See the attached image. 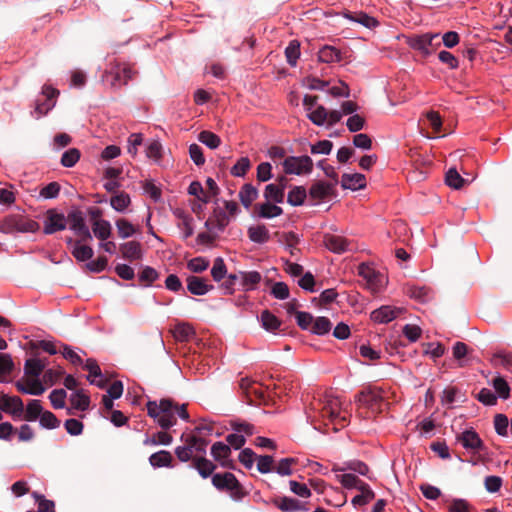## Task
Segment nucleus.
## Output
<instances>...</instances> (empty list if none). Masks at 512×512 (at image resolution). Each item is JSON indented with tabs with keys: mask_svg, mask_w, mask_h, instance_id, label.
<instances>
[{
	"mask_svg": "<svg viewBox=\"0 0 512 512\" xmlns=\"http://www.w3.org/2000/svg\"><path fill=\"white\" fill-rule=\"evenodd\" d=\"M307 418L311 419V422H314L315 418L327 419L334 425L335 430L347 425V415L342 411L341 402L332 394L315 399L310 405Z\"/></svg>",
	"mask_w": 512,
	"mask_h": 512,
	"instance_id": "1",
	"label": "nucleus"
},
{
	"mask_svg": "<svg viewBox=\"0 0 512 512\" xmlns=\"http://www.w3.org/2000/svg\"><path fill=\"white\" fill-rule=\"evenodd\" d=\"M439 37V34L435 33H425L419 36H416L411 39L410 46L415 49L419 50L423 54H430L431 50L430 48L433 46V41Z\"/></svg>",
	"mask_w": 512,
	"mask_h": 512,
	"instance_id": "18",
	"label": "nucleus"
},
{
	"mask_svg": "<svg viewBox=\"0 0 512 512\" xmlns=\"http://www.w3.org/2000/svg\"><path fill=\"white\" fill-rule=\"evenodd\" d=\"M133 70L127 64L116 63L109 70L105 71L103 81L113 88L126 85L133 77Z\"/></svg>",
	"mask_w": 512,
	"mask_h": 512,
	"instance_id": "6",
	"label": "nucleus"
},
{
	"mask_svg": "<svg viewBox=\"0 0 512 512\" xmlns=\"http://www.w3.org/2000/svg\"><path fill=\"white\" fill-rule=\"evenodd\" d=\"M173 215L177 218V226L182 231L183 238L188 239L194 234L193 218L182 208L173 210Z\"/></svg>",
	"mask_w": 512,
	"mask_h": 512,
	"instance_id": "15",
	"label": "nucleus"
},
{
	"mask_svg": "<svg viewBox=\"0 0 512 512\" xmlns=\"http://www.w3.org/2000/svg\"><path fill=\"white\" fill-rule=\"evenodd\" d=\"M345 17L351 21L359 23V24L363 25L364 27L370 28V29L374 28L378 25V21L374 17H371L364 12L346 13Z\"/></svg>",
	"mask_w": 512,
	"mask_h": 512,
	"instance_id": "39",
	"label": "nucleus"
},
{
	"mask_svg": "<svg viewBox=\"0 0 512 512\" xmlns=\"http://www.w3.org/2000/svg\"><path fill=\"white\" fill-rule=\"evenodd\" d=\"M120 238L127 239L136 233V227L125 218L117 219L115 222Z\"/></svg>",
	"mask_w": 512,
	"mask_h": 512,
	"instance_id": "41",
	"label": "nucleus"
},
{
	"mask_svg": "<svg viewBox=\"0 0 512 512\" xmlns=\"http://www.w3.org/2000/svg\"><path fill=\"white\" fill-rule=\"evenodd\" d=\"M446 184L453 189H460L467 182L455 168H450L445 176Z\"/></svg>",
	"mask_w": 512,
	"mask_h": 512,
	"instance_id": "46",
	"label": "nucleus"
},
{
	"mask_svg": "<svg viewBox=\"0 0 512 512\" xmlns=\"http://www.w3.org/2000/svg\"><path fill=\"white\" fill-rule=\"evenodd\" d=\"M457 441L472 453H478L484 449L483 441L478 433L473 429H467L456 437Z\"/></svg>",
	"mask_w": 512,
	"mask_h": 512,
	"instance_id": "14",
	"label": "nucleus"
},
{
	"mask_svg": "<svg viewBox=\"0 0 512 512\" xmlns=\"http://www.w3.org/2000/svg\"><path fill=\"white\" fill-rule=\"evenodd\" d=\"M251 167V162L248 157H241L238 161L232 166L230 173L235 177H244L247 171Z\"/></svg>",
	"mask_w": 512,
	"mask_h": 512,
	"instance_id": "51",
	"label": "nucleus"
},
{
	"mask_svg": "<svg viewBox=\"0 0 512 512\" xmlns=\"http://www.w3.org/2000/svg\"><path fill=\"white\" fill-rule=\"evenodd\" d=\"M355 398L360 407L367 408L372 413L381 412L386 405L383 391L377 387H364Z\"/></svg>",
	"mask_w": 512,
	"mask_h": 512,
	"instance_id": "5",
	"label": "nucleus"
},
{
	"mask_svg": "<svg viewBox=\"0 0 512 512\" xmlns=\"http://www.w3.org/2000/svg\"><path fill=\"white\" fill-rule=\"evenodd\" d=\"M240 388L247 394L254 393L259 399L264 400V392L256 387V383L249 378H242Z\"/></svg>",
	"mask_w": 512,
	"mask_h": 512,
	"instance_id": "59",
	"label": "nucleus"
},
{
	"mask_svg": "<svg viewBox=\"0 0 512 512\" xmlns=\"http://www.w3.org/2000/svg\"><path fill=\"white\" fill-rule=\"evenodd\" d=\"M341 185L344 189L359 190L366 186V178L363 174H343Z\"/></svg>",
	"mask_w": 512,
	"mask_h": 512,
	"instance_id": "25",
	"label": "nucleus"
},
{
	"mask_svg": "<svg viewBox=\"0 0 512 512\" xmlns=\"http://www.w3.org/2000/svg\"><path fill=\"white\" fill-rule=\"evenodd\" d=\"M282 165L286 174H309L313 170V161L307 155L286 157Z\"/></svg>",
	"mask_w": 512,
	"mask_h": 512,
	"instance_id": "8",
	"label": "nucleus"
},
{
	"mask_svg": "<svg viewBox=\"0 0 512 512\" xmlns=\"http://www.w3.org/2000/svg\"><path fill=\"white\" fill-rule=\"evenodd\" d=\"M471 504L462 498L452 499L447 507V512H471Z\"/></svg>",
	"mask_w": 512,
	"mask_h": 512,
	"instance_id": "57",
	"label": "nucleus"
},
{
	"mask_svg": "<svg viewBox=\"0 0 512 512\" xmlns=\"http://www.w3.org/2000/svg\"><path fill=\"white\" fill-rule=\"evenodd\" d=\"M181 440L184 442V445L175 448V455L179 461H193L194 453L199 455L206 454L208 440L198 437L196 434H182Z\"/></svg>",
	"mask_w": 512,
	"mask_h": 512,
	"instance_id": "3",
	"label": "nucleus"
},
{
	"mask_svg": "<svg viewBox=\"0 0 512 512\" xmlns=\"http://www.w3.org/2000/svg\"><path fill=\"white\" fill-rule=\"evenodd\" d=\"M80 151L77 148H70L66 150L61 157V164L64 167L71 168L75 166V164L80 159Z\"/></svg>",
	"mask_w": 512,
	"mask_h": 512,
	"instance_id": "50",
	"label": "nucleus"
},
{
	"mask_svg": "<svg viewBox=\"0 0 512 512\" xmlns=\"http://www.w3.org/2000/svg\"><path fill=\"white\" fill-rule=\"evenodd\" d=\"M262 327L270 332L276 331L280 327L279 319L269 310H264L260 315Z\"/></svg>",
	"mask_w": 512,
	"mask_h": 512,
	"instance_id": "40",
	"label": "nucleus"
},
{
	"mask_svg": "<svg viewBox=\"0 0 512 512\" xmlns=\"http://www.w3.org/2000/svg\"><path fill=\"white\" fill-rule=\"evenodd\" d=\"M39 423L41 427L46 429H55L58 428L60 425V421L50 411H43L42 415L39 418Z\"/></svg>",
	"mask_w": 512,
	"mask_h": 512,
	"instance_id": "56",
	"label": "nucleus"
},
{
	"mask_svg": "<svg viewBox=\"0 0 512 512\" xmlns=\"http://www.w3.org/2000/svg\"><path fill=\"white\" fill-rule=\"evenodd\" d=\"M407 292L411 298L420 302H425L431 297V290L425 286H411Z\"/></svg>",
	"mask_w": 512,
	"mask_h": 512,
	"instance_id": "52",
	"label": "nucleus"
},
{
	"mask_svg": "<svg viewBox=\"0 0 512 512\" xmlns=\"http://www.w3.org/2000/svg\"><path fill=\"white\" fill-rule=\"evenodd\" d=\"M59 91L50 85H44L40 96L35 101V110L32 115L40 118L46 115L56 104V97Z\"/></svg>",
	"mask_w": 512,
	"mask_h": 512,
	"instance_id": "7",
	"label": "nucleus"
},
{
	"mask_svg": "<svg viewBox=\"0 0 512 512\" xmlns=\"http://www.w3.org/2000/svg\"><path fill=\"white\" fill-rule=\"evenodd\" d=\"M6 413L15 421L22 420L24 412V403L19 396H10L5 394L0 403V413Z\"/></svg>",
	"mask_w": 512,
	"mask_h": 512,
	"instance_id": "12",
	"label": "nucleus"
},
{
	"mask_svg": "<svg viewBox=\"0 0 512 512\" xmlns=\"http://www.w3.org/2000/svg\"><path fill=\"white\" fill-rule=\"evenodd\" d=\"M198 140L210 149H216L221 144V139L218 135L206 130L200 132Z\"/></svg>",
	"mask_w": 512,
	"mask_h": 512,
	"instance_id": "48",
	"label": "nucleus"
},
{
	"mask_svg": "<svg viewBox=\"0 0 512 512\" xmlns=\"http://www.w3.org/2000/svg\"><path fill=\"white\" fill-rule=\"evenodd\" d=\"M264 197L267 201H272L274 203H283L285 193L283 191V187H279L276 184H268L264 190Z\"/></svg>",
	"mask_w": 512,
	"mask_h": 512,
	"instance_id": "38",
	"label": "nucleus"
},
{
	"mask_svg": "<svg viewBox=\"0 0 512 512\" xmlns=\"http://www.w3.org/2000/svg\"><path fill=\"white\" fill-rule=\"evenodd\" d=\"M296 464L294 458H283L274 467V471L280 476H289L293 473L292 467Z\"/></svg>",
	"mask_w": 512,
	"mask_h": 512,
	"instance_id": "54",
	"label": "nucleus"
},
{
	"mask_svg": "<svg viewBox=\"0 0 512 512\" xmlns=\"http://www.w3.org/2000/svg\"><path fill=\"white\" fill-rule=\"evenodd\" d=\"M399 312V309L392 306H381L380 308L372 311L371 319L376 323L386 324L394 320L398 316Z\"/></svg>",
	"mask_w": 512,
	"mask_h": 512,
	"instance_id": "19",
	"label": "nucleus"
},
{
	"mask_svg": "<svg viewBox=\"0 0 512 512\" xmlns=\"http://www.w3.org/2000/svg\"><path fill=\"white\" fill-rule=\"evenodd\" d=\"M83 368L89 372L87 380L91 384H95L101 388L104 386L102 372L96 360L92 358L87 359Z\"/></svg>",
	"mask_w": 512,
	"mask_h": 512,
	"instance_id": "24",
	"label": "nucleus"
},
{
	"mask_svg": "<svg viewBox=\"0 0 512 512\" xmlns=\"http://www.w3.org/2000/svg\"><path fill=\"white\" fill-rule=\"evenodd\" d=\"M503 484V480L500 476L489 475L484 479V487L489 493H497Z\"/></svg>",
	"mask_w": 512,
	"mask_h": 512,
	"instance_id": "60",
	"label": "nucleus"
},
{
	"mask_svg": "<svg viewBox=\"0 0 512 512\" xmlns=\"http://www.w3.org/2000/svg\"><path fill=\"white\" fill-rule=\"evenodd\" d=\"M212 484L218 490L229 491L231 496L235 499L241 497V485L233 473L225 472L223 474H214L212 476Z\"/></svg>",
	"mask_w": 512,
	"mask_h": 512,
	"instance_id": "10",
	"label": "nucleus"
},
{
	"mask_svg": "<svg viewBox=\"0 0 512 512\" xmlns=\"http://www.w3.org/2000/svg\"><path fill=\"white\" fill-rule=\"evenodd\" d=\"M330 193V186L324 182H316L310 188V195L316 200L326 198Z\"/></svg>",
	"mask_w": 512,
	"mask_h": 512,
	"instance_id": "55",
	"label": "nucleus"
},
{
	"mask_svg": "<svg viewBox=\"0 0 512 512\" xmlns=\"http://www.w3.org/2000/svg\"><path fill=\"white\" fill-rule=\"evenodd\" d=\"M120 250L123 258L135 261L142 257L141 244L137 241H129L121 244Z\"/></svg>",
	"mask_w": 512,
	"mask_h": 512,
	"instance_id": "28",
	"label": "nucleus"
},
{
	"mask_svg": "<svg viewBox=\"0 0 512 512\" xmlns=\"http://www.w3.org/2000/svg\"><path fill=\"white\" fill-rule=\"evenodd\" d=\"M239 276L242 288L245 291L255 290L262 280L261 274L257 271L240 272Z\"/></svg>",
	"mask_w": 512,
	"mask_h": 512,
	"instance_id": "31",
	"label": "nucleus"
},
{
	"mask_svg": "<svg viewBox=\"0 0 512 512\" xmlns=\"http://www.w3.org/2000/svg\"><path fill=\"white\" fill-rule=\"evenodd\" d=\"M147 414L153 418L162 429H169L176 423V415L182 420H189L186 405L179 406L170 399H162L159 404L156 401L147 403Z\"/></svg>",
	"mask_w": 512,
	"mask_h": 512,
	"instance_id": "2",
	"label": "nucleus"
},
{
	"mask_svg": "<svg viewBox=\"0 0 512 512\" xmlns=\"http://www.w3.org/2000/svg\"><path fill=\"white\" fill-rule=\"evenodd\" d=\"M46 366V363L38 358H29L25 361L24 372L25 375L39 379Z\"/></svg>",
	"mask_w": 512,
	"mask_h": 512,
	"instance_id": "34",
	"label": "nucleus"
},
{
	"mask_svg": "<svg viewBox=\"0 0 512 512\" xmlns=\"http://www.w3.org/2000/svg\"><path fill=\"white\" fill-rule=\"evenodd\" d=\"M146 156L156 162L162 158V145L158 140H153L147 145Z\"/></svg>",
	"mask_w": 512,
	"mask_h": 512,
	"instance_id": "61",
	"label": "nucleus"
},
{
	"mask_svg": "<svg viewBox=\"0 0 512 512\" xmlns=\"http://www.w3.org/2000/svg\"><path fill=\"white\" fill-rule=\"evenodd\" d=\"M318 59L320 62L327 64L335 63L341 60V54L337 48L325 45L319 50Z\"/></svg>",
	"mask_w": 512,
	"mask_h": 512,
	"instance_id": "37",
	"label": "nucleus"
},
{
	"mask_svg": "<svg viewBox=\"0 0 512 512\" xmlns=\"http://www.w3.org/2000/svg\"><path fill=\"white\" fill-rule=\"evenodd\" d=\"M226 273L227 269L224 260L220 257L216 258L211 269V276L216 282H219L225 277Z\"/></svg>",
	"mask_w": 512,
	"mask_h": 512,
	"instance_id": "58",
	"label": "nucleus"
},
{
	"mask_svg": "<svg viewBox=\"0 0 512 512\" xmlns=\"http://www.w3.org/2000/svg\"><path fill=\"white\" fill-rule=\"evenodd\" d=\"M306 199V190L302 186L291 189L287 195V202L292 206H300Z\"/></svg>",
	"mask_w": 512,
	"mask_h": 512,
	"instance_id": "45",
	"label": "nucleus"
},
{
	"mask_svg": "<svg viewBox=\"0 0 512 512\" xmlns=\"http://www.w3.org/2000/svg\"><path fill=\"white\" fill-rule=\"evenodd\" d=\"M273 457L270 455L259 456L257 460V469L262 474H267L274 471Z\"/></svg>",
	"mask_w": 512,
	"mask_h": 512,
	"instance_id": "64",
	"label": "nucleus"
},
{
	"mask_svg": "<svg viewBox=\"0 0 512 512\" xmlns=\"http://www.w3.org/2000/svg\"><path fill=\"white\" fill-rule=\"evenodd\" d=\"M258 195V189L250 183L244 184L239 191V199L242 205L247 209L258 198Z\"/></svg>",
	"mask_w": 512,
	"mask_h": 512,
	"instance_id": "33",
	"label": "nucleus"
},
{
	"mask_svg": "<svg viewBox=\"0 0 512 512\" xmlns=\"http://www.w3.org/2000/svg\"><path fill=\"white\" fill-rule=\"evenodd\" d=\"M158 277L159 274L154 268L146 266L139 274V281L144 282L145 286H150L154 281L158 279Z\"/></svg>",
	"mask_w": 512,
	"mask_h": 512,
	"instance_id": "63",
	"label": "nucleus"
},
{
	"mask_svg": "<svg viewBox=\"0 0 512 512\" xmlns=\"http://www.w3.org/2000/svg\"><path fill=\"white\" fill-rule=\"evenodd\" d=\"M43 413L41 401L37 399L30 400L26 408H24L22 420L27 422H34L40 418Z\"/></svg>",
	"mask_w": 512,
	"mask_h": 512,
	"instance_id": "30",
	"label": "nucleus"
},
{
	"mask_svg": "<svg viewBox=\"0 0 512 512\" xmlns=\"http://www.w3.org/2000/svg\"><path fill=\"white\" fill-rule=\"evenodd\" d=\"M191 467L196 469L202 478H208L216 469L215 464L206 459L204 455L195 456L191 462Z\"/></svg>",
	"mask_w": 512,
	"mask_h": 512,
	"instance_id": "23",
	"label": "nucleus"
},
{
	"mask_svg": "<svg viewBox=\"0 0 512 512\" xmlns=\"http://www.w3.org/2000/svg\"><path fill=\"white\" fill-rule=\"evenodd\" d=\"M149 463L154 468L172 467V455L166 450H160L149 457Z\"/></svg>",
	"mask_w": 512,
	"mask_h": 512,
	"instance_id": "36",
	"label": "nucleus"
},
{
	"mask_svg": "<svg viewBox=\"0 0 512 512\" xmlns=\"http://www.w3.org/2000/svg\"><path fill=\"white\" fill-rule=\"evenodd\" d=\"M110 205L115 211L125 213L131 205V198L124 191L116 192L110 198Z\"/></svg>",
	"mask_w": 512,
	"mask_h": 512,
	"instance_id": "29",
	"label": "nucleus"
},
{
	"mask_svg": "<svg viewBox=\"0 0 512 512\" xmlns=\"http://www.w3.org/2000/svg\"><path fill=\"white\" fill-rule=\"evenodd\" d=\"M92 233L100 241H106L112 234V226L108 220L95 219L92 222Z\"/></svg>",
	"mask_w": 512,
	"mask_h": 512,
	"instance_id": "26",
	"label": "nucleus"
},
{
	"mask_svg": "<svg viewBox=\"0 0 512 512\" xmlns=\"http://www.w3.org/2000/svg\"><path fill=\"white\" fill-rule=\"evenodd\" d=\"M307 116L313 124L322 126L326 123L328 118V111L324 106L318 105L316 108L308 112Z\"/></svg>",
	"mask_w": 512,
	"mask_h": 512,
	"instance_id": "44",
	"label": "nucleus"
},
{
	"mask_svg": "<svg viewBox=\"0 0 512 512\" xmlns=\"http://www.w3.org/2000/svg\"><path fill=\"white\" fill-rule=\"evenodd\" d=\"M274 504L283 512H295L301 507L298 500L286 496L274 500Z\"/></svg>",
	"mask_w": 512,
	"mask_h": 512,
	"instance_id": "43",
	"label": "nucleus"
},
{
	"mask_svg": "<svg viewBox=\"0 0 512 512\" xmlns=\"http://www.w3.org/2000/svg\"><path fill=\"white\" fill-rule=\"evenodd\" d=\"M331 322L326 317H317L314 319L311 331L317 335L327 334L331 330Z\"/></svg>",
	"mask_w": 512,
	"mask_h": 512,
	"instance_id": "53",
	"label": "nucleus"
},
{
	"mask_svg": "<svg viewBox=\"0 0 512 512\" xmlns=\"http://www.w3.org/2000/svg\"><path fill=\"white\" fill-rule=\"evenodd\" d=\"M358 275L366 281L367 287L372 292H379L384 286V276L372 264H359Z\"/></svg>",
	"mask_w": 512,
	"mask_h": 512,
	"instance_id": "11",
	"label": "nucleus"
},
{
	"mask_svg": "<svg viewBox=\"0 0 512 512\" xmlns=\"http://www.w3.org/2000/svg\"><path fill=\"white\" fill-rule=\"evenodd\" d=\"M324 244L327 249L338 254L352 250V244L345 237L339 235H325Z\"/></svg>",
	"mask_w": 512,
	"mask_h": 512,
	"instance_id": "16",
	"label": "nucleus"
},
{
	"mask_svg": "<svg viewBox=\"0 0 512 512\" xmlns=\"http://www.w3.org/2000/svg\"><path fill=\"white\" fill-rule=\"evenodd\" d=\"M66 396L67 394L64 389H55L50 393L49 399L55 409H61L65 406Z\"/></svg>",
	"mask_w": 512,
	"mask_h": 512,
	"instance_id": "62",
	"label": "nucleus"
},
{
	"mask_svg": "<svg viewBox=\"0 0 512 512\" xmlns=\"http://www.w3.org/2000/svg\"><path fill=\"white\" fill-rule=\"evenodd\" d=\"M188 291L196 296H203L213 289V285L208 284L206 280L197 276L187 278Z\"/></svg>",
	"mask_w": 512,
	"mask_h": 512,
	"instance_id": "22",
	"label": "nucleus"
},
{
	"mask_svg": "<svg viewBox=\"0 0 512 512\" xmlns=\"http://www.w3.org/2000/svg\"><path fill=\"white\" fill-rule=\"evenodd\" d=\"M172 332L174 338L179 342L190 341L195 336L194 327L186 322L176 324Z\"/></svg>",
	"mask_w": 512,
	"mask_h": 512,
	"instance_id": "27",
	"label": "nucleus"
},
{
	"mask_svg": "<svg viewBox=\"0 0 512 512\" xmlns=\"http://www.w3.org/2000/svg\"><path fill=\"white\" fill-rule=\"evenodd\" d=\"M258 216L263 219H272L282 215L283 209L276 204L267 201L256 206Z\"/></svg>",
	"mask_w": 512,
	"mask_h": 512,
	"instance_id": "32",
	"label": "nucleus"
},
{
	"mask_svg": "<svg viewBox=\"0 0 512 512\" xmlns=\"http://www.w3.org/2000/svg\"><path fill=\"white\" fill-rule=\"evenodd\" d=\"M70 402L73 408L81 411L87 410L90 405L89 397L82 390L73 392L70 396Z\"/></svg>",
	"mask_w": 512,
	"mask_h": 512,
	"instance_id": "42",
	"label": "nucleus"
},
{
	"mask_svg": "<svg viewBox=\"0 0 512 512\" xmlns=\"http://www.w3.org/2000/svg\"><path fill=\"white\" fill-rule=\"evenodd\" d=\"M66 218L63 213H58L54 209L48 210L44 220L43 232L46 235H51L58 231L65 230L67 227Z\"/></svg>",
	"mask_w": 512,
	"mask_h": 512,
	"instance_id": "13",
	"label": "nucleus"
},
{
	"mask_svg": "<svg viewBox=\"0 0 512 512\" xmlns=\"http://www.w3.org/2000/svg\"><path fill=\"white\" fill-rule=\"evenodd\" d=\"M493 388L495 389V392L497 393L498 397L502 399H508L510 396V387L507 383V381L501 377L497 376L492 381Z\"/></svg>",
	"mask_w": 512,
	"mask_h": 512,
	"instance_id": "49",
	"label": "nucleus"
},
{
	"mask_svg": "<svg viewBox=\"0 0 512 512\" xmlns=\"http://www.w3.org/2000/svg\"><path fill=\"white\" fill-rule=\"evenodd\" d=\"M38 227L36 221L21 214H11L0 221V231L5 234L35 232Z\"/></svg>",
	"mask_w": 512,
	"mask_h": 512,
	"instance_id": "4",
	"label": "nucleus"
},
{
	"mask_svg": "<svg viewBox=\"0 0 512 512\" xmlns=\"http://www.w3.org/2000/svg\"><path fill=\"white\" fill-rule=\"evenodd\" d=\"M285 56L287 62L291 66H296L297 60L300 57V44L297 40H292L285 48Z\"/></svg>",
	"mask_w": 512,
	"mask_h": 512,
	"instance_id": "47",
	"label": "nucleus"
},
{
	"mask_svg": "<svg viewBox=\"0 0 512 512\" xmlns=\"http://www.w3.org/2000/svg\"><path fill=\"white\" fill-rule=\"evenodd\" d=\"M67 225L73 233L83 241H91L93 236L88 226L86 225L83 212L80 210H72L68 213Z\"/></svg>",
	"mask_w": 512,
	"mask_h": 512,
	"instance_id": "9",
	"label": "nucleus"
},
{
	"mask_svg": "<svg viewBox=\"0 0 512 512\" xmlns=\"http://www.w3.org/2000/svg\"><path fill=\"white\" fill-rule=\"evenodd\" d=\"M15 386L17 390L23 394L40 396L45 392V387L39 379L17 381Z\"/></svg>",
	"mask_w": 512,
	"mask_h": 512,
	"instance_id": "20",
	"label": "nucleus"
},
{
	"mask_svg": "<svg viewBox=\"0 0 512 512\" xmlns=\"http://www.w3.org/2000/svg\"><path fill=\"white\" fill-rule=\"evenodd\" d=\"M83 242L84 241L81 239L73 241L71 238H69L67 240L68 244H73L71 251L72 255L76 258V260L80 262L90 260L94 254L93 249L90 246L83 244Z\"/></svg>",
	"mask_w": 512,
	"mask_h": 512,
	"instance_id": "21",
	"label": "nucleus"
},
{
	"mask_svg": "<svg viewBox=\"0 0 512 512\" xmlns=\"http://www.w3.org/2000/svg\"><path fill=\"white\" fill-rule=\"evenodd\" d=\"M248 237L254 243L264 244L269 241L270 234L265 225H256L249 227Z\"/></svg>",
	"mask_w": 512,
	"mask_h": 512,
	"instance_id": "35",
	"label": "nucleus"
},
{
	"mask_svg": "<svg viewBox=\"0 0 512 512\" xmlns=\"http://www.w3.org/2000/svg\"><path fill=\"white\" fill-rule=\"evenodd\" d=\"M211 455L215 461H218L225 468L231 467V448L223 442H215L211 447Z\"/></svg>",
	"mask_w": 512,
	"mask_h": 512,
	"instance_id": "17",
	"label": "nucleus"
}]
</instances>
